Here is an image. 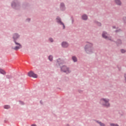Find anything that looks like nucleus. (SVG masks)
I'll return each mask as SVG.
<instances>
[{
    "instance_id": "nucleus-13",
    "label": "nucleus",
    "mask_w": 126,
    "mask_h": 126,
    "mask_svg": "<svg viewBox=\"0 0 126 126\" xmlns=\"http://www.w3.org/2000/svg\"><path fill=\"white\" fill-rule=\"evenodd\" d=\"M72 59L73 62H74V63H75V62H77V58H76V57L73 56L72 57Z\"/></svg>"
},
{
    "instance_id": "nucleus-21",
    "label": "nucleus",
    "mask_w": 126,
    "mask_h": 126,
    "mask_svg": "<svg viewBox=\"0 0 126 126\" xmlns=\"http://www.w3.org/2000/svg\"><path fill=\"white\" fill-rule=\"evenodd\" d=\"M49 41H50V42H53V40L52 38H49Z\"/></svg>"
},
{
    "instance_id": "nucleus-3",
    "label": "nucleus",
    "mask_w": 126,
    "mask_h": 126,
    "mask_svg": "<svg viewBox=\"0 0 126 126\" xmlns=\"http://www.w3.org/2000/svg\"><path fill=\"white\" fill-rule=\"evenodd\" d=\"M15 44L16 46L15 47L12 48L13 50H15V51H18L19 49H21V48H22V45H21L20 43H18L16 41H15Z\"/></svg>"
},
{
    "instance_id": "nucleus-8",
    "label": "nucleus",
    "mask_w": 126,
    "mask_h": 126,
    "mask_svg": "<svg viewBox=\"0 0 126 126\" xmlns=\"http://www.w3.org/2000/svg\"><path fill=\"white\" fill-rule=\"evenodd\" d=\"M107 35L108 34L105 32H103L102 33L103 38H104L105 39H109V37H108Z\"/></svg>"
},
{
    "instance_id": "nucleus-17",
    "label": "nucleus",
    "mask_w": 126,
    "mask_h": 126,
    "mask_svg": "<svg viewBox=\"0 0 126 126\" xmlns=\"http://www.w3.org/2000/svg\"><path fill=\"white\" fill-rule=\"evenodd\" d=\"M49 61H51H51H53V56H49Z\"/></svg>"
},
{
    "instance_id": "nucleus-10",
    "label": "nucleus",
    "mask_w": 126,
    "mask_h": 126,
    "mask_svg": "<svg viewBox=\"0 0 126 126\" xmlns=\"http://www.w3.org/2000/svg\"><path fill=\"white\" fill-rule=\"evenodd\" d=\"M115 2L118 5H121L122 4V2L120 0H115Z\"/></svg>"
},
{
    "instance_id": "nucleus-16",
    "label": "nucleus",
    "mask_w": 126,
    "mask_h": 126,
    "mask_svg": "<svg viewBox=\"0 0 126 126\" xmlns=\"http://www.w3.org/2000/svg\"><path fill=\"white\" fill-rule=\"evenodd\" d=\"M4 109H9L10 108V106L9 105H5L4 106Z\"/></svg>"
},
{
    "instance_id": "nucleus-19",
    "label": "nucleus",
    "mask_w": 126,
    "mask_h": 126,
    "mask_svg": "<svg viewBox=\"0 0 126 126\" xmlns=\"http://www.w3.org/2000/svg\"><path fill=\"white\" fill-rule=\"evenodd\" d=\"M121 53H126V50H125L124 49H122L121 50Z\"/></svg>"
},
{
    "instance_id": "nucleus-5",
    "label": "nucleus",
    "mask_w": 126,
    "mask_h": 126,
    "mask_svg": "<svg viewBox=\"0 0 126 126\" xmlns=\"http://www.w3.org/2000/svg\"><path fill=\"white\" fill-rule=\"evenodd\" d=\"M28 75L30 76V77H33V78H37V77H38L37 74L34 73V72H33L32 71L28 73Z\"/></svg>"
},
{
    "instance_id": "nucleus-18",
    "label": "nucleus",
    "mask_w": 126,
    "mask_h": 126,
    "mask_svg": "<svg viewBox=\"0 0 126 126\" xmlns=\"http://www.w3.org/2000/svg\"><path fill=\"white\" fill-rule=\"evenodd\" d=\"M111 126H119V125L115 124H110Z\"/></svg>"
},
{
    "instance_id": "nucleus-20",
    "label": "nucleus",
    "mask_w": 126,
    "mask_h": 126,
    "mask_svg": "<svg viewBox=\"0 0 126 126\" xmlns=\"http://www.w3.org/2000/svg\"><path fill=\"white\" fill-rule=\"evenodd\" d=\"M123 20L125 21V22H126V17L123 18Z\"/></svg>"
},
{
    "instance_id": "nucleus-24",
    "label": "nucleus",
    "mask_w": 126,
    "mask_h": 126,
    "mask_svg": "<svg viewBox=\"0 0 126 126\" xmlns=\"http://www.w3.org/2000/svg\"><path fill=\"white\" fill-rule=\"evenodd\" d=\"M119 43L120 44H121L122 43V41H121V40H119Z\"/></svg>"
},
{
    "instance_id": "nucleus-14",
    "label": "nucleus",
    "mask_w": 126,
    "mask_h": 126,
    "mask_svg": "<svg viewBox=\"0 0 126 126\" xmlns=\"http://www.w3.org/2000/svg\"><path fill=\"white\" fill-rule=\"evenodd\" d=\"M0 73H1V74H5V71H4V70L1 69H0Z\"/></svg>"
},
{
    "instance_id": "nucleus-26",
    "label": "nucleus",
    "mask_w": 126,
    "mask_h": 126,
    "mask_svg": "<svg viewBox=\"0 0 126 126\" xmlns=\"http://www.w3.org/2000/svg\"><path fill=\"white\" fill-rule=\"evenodd\" d=\"M113 28H115V27H113Z\"/></svg>"
},
{
    "instance_id": "nucleus-27",
    "label": "nucleus",
    "mask_w": 126,
    "mask_h": 126,
    "mask_svg": "<svg viewBox=\"0 0 126 126\" xmlns=\"http://www.w3.org/2000/svg\"><path fill=\"white\" fill-rule=\"evenodd\" d=\"M29 21H30V19H29Z\"/></svg>"
},
{
    "instance_id": "nucleus-25",
    "label": "nucleus",
    "mask_w": 126,
    "mask_h": 126,
    "mask_svg": "<svg viewBox=\"0 0 126 126\" xmlns=\"http://www.w3.org/2000/svg\"><path fill=\"white\" fill-rule=\"evenodd\" d=\"M21 103H22V105H23V102H21Z\"/></svg>"
},
{
    "instance_id": "nucleus-15",
    "label": "nucleus",
    "mask_w": 126,
    "mask_h": 126,
    "mask_svg": "<svg viewBox=\"0 0 126 126\" xmlns=\"http://www.w3.org/2000/svg\"><path fill=\"white\" fill-rule=\"evenodd\" d=\"M57 62L59 63V64H61V63H63V60H61V59H58L57 60Z\"/></svg>"
},
{
    "instance_id": "nucleus-11",
    "label": "nucleus",
    "mask_w": 126,
    "mask_h": 126,
    "mask_svg": "<svg viewBox=\"0 0 126 126\" xmlns=\"http://www.w3.org/2000/svg\"><path fill=\"white\" fill-rule=\"evenodd\" d=\"M61 10H64V9H65V7H64V4L63 3L61 4Z\"/></svg>"
},
{
    "instance_id": "nucleus-22",
    "label": "nucleus",
    "mask_w": 126,
    "mask_h": 126,
    "mask_svg": "<svg viewBox=\"0 0 126 126\" xmlns=\"http://www.w3.org/2000/svg\"><path fill=\"white\" fill-rule=\"evenodd\" d=\"M97 25H98V26H101V23H97Z\"/></svg>"
},
{
    "instance_id": "nucleus-1",
    "label": "nucleus",
    "mask_w": 126,
    "mask_h": 126,
    "mask_svg": "<svg viewBox=\"0 0 126 126\" xmlns=\"http://www.w3.org/2000/svg\"><path fill=\"white\" fill-rule=\"evenodd\" d=\"M110 101L109 99L108 98H101L100 101V103L101 105H102V106H104L105 107H108L110 106V103L109 102Z\"/></svg>"
},
{
    "instance_id": "nucleus-12",
    "label": "nucleus",
    "mask_w": 126,
    "mask_h": 126,
    "mask_svg": "<svg viewBox=\"0 0 126 126\" xmlns=\"http://www.w3.org/2000/svg\"><path fill=\"white\" fill-rule=\"evenodd\" d=\"M82 19H83V20H87V15H83L82 17Z\"/></svg>"
},
{
    "instance_id": "nucleus-4",
    "label": "nucleus",
    "mask_w": 126,
    "mask_h": 126,
    "mask_svg": "<svg viewBox=\"0 0 126 126\" xmlns=\"http://www.w3.org/2000/svg\"><path fill=\"white\" fill-rule=\"evenodd\" d=\"M61 70L63 72H65L66 73H69L70 72V70L69 69L66 67V66H63L61 68Z\"/></svg>"
},
{
    "instance_id": "nucleus-2",
    "label": "nucleus",
    "mask_w": 126,
    "mask_h": 126,
    "mask_svg": "<svg viewBox=\"0 0 126 126\" xmlns=\"http://www.w3.org/2000/svg\"><path fill=\"white\" fill-rule=\"evenodd\" d=\"M92 43H88L87 45L86 46L85 48V50L87 53V54H91L92 53Z\"/></svg>"
},
{
    "instance_id": "nucleus-7",
    "label": "nucleus",
    "mask_w": 126,
    "mask_h": 126,
    "mask_svg": "<svg viewBox=\"0 0 126 126\" xmlns=\"http://www.w3.org/2000/svg\"><path fill=\"white\" fill-rule=\"evenodd\" d=\"M62 47L63 48H67V47H68V43L66 42H63L62 43Z\"/></svg>"
},
{
    "instance_id": "nucleus-6",
    "label": "nucleus",
    "mask_w": 126,
    "mask_h": 126,
    "mask_svg": "<svg viewBox=\"0 0 126 126\" xmlns=\"http://www.w3.org/2000/svg\"><path fill=\"white\" fill-rule=\"evenodd\" d=\"M56 20L58 23H60L61 25H63V29H64V28H65L64 24H63V23L62 22V21H61V18L57 17Z\"/></svg>"
},
{
    "instance_id": "nucleus-9",
    "label": "nucleus",
    "mask_w": 126,
    "mask_h": 126,
    "mask_svg": "<svg viewBox=\"0 0 126 126\" xmlns=\"http://www.w3.org/2000/svg\"><path fill=\"white\" fill-rule=\"evenodd\" d=\"M17 38H19V36L17 34V33H15L13 35V39L14 42H15V40H16Z\"/></svg>"
},
{
    "instance_id": "nucleus-23",
    "label": "nucleus",
    "mask_w": 126,
    "mask_h": 126,
    "mask_svg": "<svg viewBox=\"0 0 126 126\" xmlns=\"http://www.w3.org/2000/svg\"><path fill=\"white\" fill-rule=\"evenodd\" d=\"M32 126H36V125L33 124L32 125Z\"/></svg>"
}]
</instances>
